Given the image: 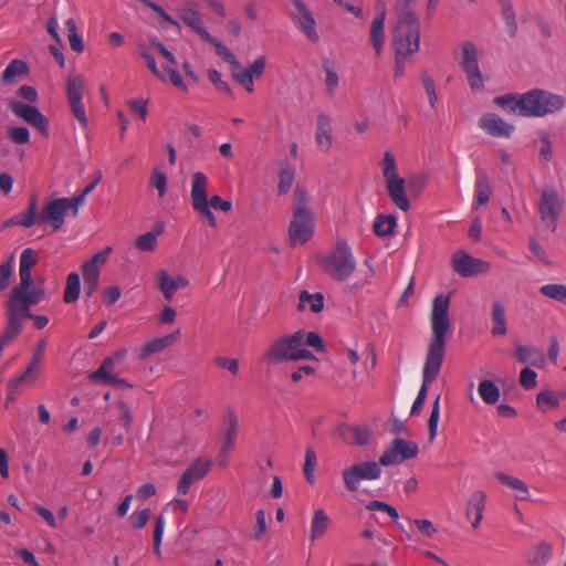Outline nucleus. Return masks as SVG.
<instances>
[{"mask_svg":"<svg viewBox=\"0 0 566 566\" xmlns=\"http://www.w3.org/2000/svg\"><path fill=\"white\" fill-rule=\"evenodd\" d=\"M449 304V296L443 294L437 295L432 302L430 317L432 336L422 369V384L417 395V398H421L422 400L427 398L428 385L437 378L442 366L446 350V336L451 329Z\"/></svg>","mask_w":566,"mask_h":566,"instance_id":"nucleus-1","label":"nucleus"},{"mask_svg":"<svg viewBox=\"0 0 566 566\" xmlns=\"http://www.w3.org/2000/svg\"><path fill=\"white\" fill-rule=\"evenodd\" d=\"M416 0H398L396 3L397 23L392 31V44L397 65L400 57L415 54L419 50L420 24L415 13Z\"/></svg>","mask_w":566,"mask_h":566,"instance_id":"nucleus-2","label":"nucleus"},{"mask_svg":"<svg viewBox=\"0 0 566 566\" xmlns=\"http://www.w3.org/2000/svg\"><path fill=\"white\" fill-rule=\"evenodd\" d=\"M301 333L295 332L291 336L276 339L265 352L263 359L269 365H277L286 361L314 359L315 356L307 348H301Z\"/></svg>","mask_w":566,"mask_h":566,"instance_id":"nucleus-3","label":"nucleus"},{"mask_svg":"<svg viewBox=\"0 0 566 566\" xmlns=\"http://www.w3.org/2000/svg\"><path fill=\"white\" fill-rule=\"evenodd\" d=\"M565 106V98L552 92L534 88L523 93L524 116L543 117Z\"/></svg>","mask_w":566,"mask_h":566,"instance_id":"nucleus-4","label":"nucleus"},{"mask_svg":"<svg viewBox=\"0 0 566 566\" xmlns=\"http://www.w3.org/2000/svg\"><path fill=\"white\" fill-rule=\"evenodd\" d=\"M322 268L336 280L348 279L356 268L352 249L344 241H338L332 252L322 259Z\"/></svg>","mask_w":566,"mask_h":566,"instance_id":"nucleus-5","label":"nucleus"},{"mask_svg":"<svg viewBox=\"0 0 566 566\" xmlns=\"http://www.w3.org/2000/svg\"><path fill=\"white\" fill-rule=\"evenodd\" d=\"M380 166L390 200L400 210L408 211L410 203L406 196V181L398 175L395 157L388 151L385 153Z\"/></svg>","mask_w":566,"mask_h":566,"instance_id":"nucleus-6","label":"nucleus"},{"mask_svg":"<svg viewBox=\"0 0 566 566\" xmlns=\"http://www.w3.org/2000/svg\"><path fill=\"white\" fill-rule=\"evenodd\" d=\"M380 475V463L365 461L346 468L343 471V481L347 491L356 492L361 481L377 480Z\"/></svg>","mask_w":566,"mask_h":566,"instance_id":"nucleus-7","label":"nucleus"},{"mask_svg":"<svg viewBox=\"0 0 566 566\" xmlns=\"http://www.w3.org/2000/svg\"><path fill=\"white\" fill-rule=\"evenodd\" d=\"M8 106L18 118L36 129L43 137H49L50 120L38 107L15 99L10 101Z\"/></svg>","mask_w":566,"mask_h":566,"instance_id":"nucleus-8","label":"nucleus"},{"mask_svg":"<svg viewBox=\"0 0 566 566\" xmlns=\"http://www.w3.org/2000/svg\"><path fill=\"white\" fill-rule=\"evenodd\" d=\"M8 106L18 118L36 129L43 137H49L50 120L38 107L15 99L10 101Z\"/></svg>","mask_w":566,"mask_h":566,"instance_id":"nucleus-9","label":"nucleus"},{"mask_svg":"<svg viewBox=\"0 0 566 566\" xmlns=\"http://www.w3.org/2000/svg\"><path fill=\"white\" fill-rule=\"evenodd\" d=\"M85 82L81 75H70L66 82V95L70 108L74 118L80 123L83 128L88 125V118L85 107L83 105V93Z\"/></svg>","mask_w":566,"mask_h":566,"instance_id":"nucleus-10","label":"nucleus"},{"mask_svg":"<svg viewBox=\"0 0 566 566\" xmlns=\"http://www.w3.org/2000/svg\"><path fill=\"white\" fill-rule=\"evenodd\" d=\"M461 66L467 74L471 90L474 92L482 91L484 78L479 67L476 48L470 42H465L461 46Z\"/></svg>","mask_w":566,"mask_h":566,"instance_id":"nucleus-11","label":"nucleus"},{"mask_svg":"<svg viewBox=\"0 0 566 566\" xmlns=\"http://www.w3.org/2000/svg\"><path fill=\"white\" fill-rule=\"evenodd\" d=\"M562 210L563 201L556 191L553 189L543 190L538 202V213L543 224L553 232L557 229V220Z\"/></svg>","mask_w":566,"mask_h":566,"instance_id":"nucleus-12","label":"nucleus"},{"mask_svg":"<svg viewBox=\"0 0 566 566\" xmlns=\"http://www.w3.org/2000/svg\"><path fill=\"white\" fill-rule=\"evenodd\" d=\"M418 452L419 448L416 442L396 438L379 458V463L385 467L399 464L415 458Z\"/></svg>","mask_w":566,"mask_h":566,"instance_id":"nucleus-13","label":"nucleus"},{"mask_svg":"<svg viewBox=\"0 0 566 566\" xmlns=\"http://www.w3.org/2000/svg\"><path fill=\"white\" fill-rule=\"evenodd\" d=\"M315 219L313 212L293 213L289 227V237L293 245L306 243L313 235Z\"/></svg>","mask_w":566,"mask_h":566,"instance_id":"nucleus-14","label":"nucleus"},{"mask_svg":"<svg viewBox=\"0 0 566 566\" xmlns=\"http://www.w3.org/2000/svg\"><path fill=\"white\" fill-rule=\"evenodd\" d=\"M211 464V461L208 459L199 458L195 460L180 476L177 484V493L186 495L193 483L202 480L209 473Z\"/></svg>","mask_w":566,"mask_h":566,"instance_id":"nucleus-15","label":"nucleus"},{"mask_svg":"<svg viewBox=\"0 0 566 566\" xmlns=\"http://www.w3.org/2000/svg\"><path fill=\"white\" fill-rule=\"evenodd\" d=\"M291 2L294 6V10L291 11L292 20L312 42H317L319 36L311 11L302 0H291Z\"/></svg>","mask_w":566,"mask_h":566,"instance_id":"nucleus-16","label":"nucleus"},{"mask_svg":"<svg viewBox=\"0 0 566 566\" xmlns=\"http://www.w3.org/2000/svg\"><path fill=\"white\" fill-rule=\"evenodd\" d=\"M453 270L463 277H470L486 272L490 264L483 260L475 259L464 251H458L452 258Z\"/></svg>","mask_w":566,"mask_h":566,"instance_id":"nucleus-17","label":"nucleus"},{"mask_svg":"<svg viewBox=\"0 0 566 566\" xmlns=\"http://www.w3.org/2000/svg\"><path fill=\"white\" fill-rule=\"evenodd\" d=\"M67 211L65 198L53 199L39 213V223L46 222L57 231L64 224Z\"/></svg>","mask_w":566,"mask_h":566,"instance_id":"nucleus-18","label":"nucleus"},{"mask_svg":"<svg viewBox=\"0 0 566 566\" xmlns=\"http://www.w3.org/2000/svg\"><path fill=\"white\" fill-rule=\"evenodd\" d=\"M479 127L488 135L499 138H509L514 126L494 113H485L479 118Z\"/></svg>","mask_w":566,"mask_h":566,"instance_id":"nucleus-19","label":"nucleus"},{"mask_svg":"<svg viewBox=\"0 0 566 566\" xmlns=\"http://www.w3.org/2000/svg\"><path fill=\"white\" fill-rule=\"evenodd\" d=\"M180 20L190 28L202 41L209 39L210 33L203 27V19L199 12L198 6L188 3L179 9Z\"/></svg>","mask_w":566,"mask_h":566,"instance_id":"nucleus-20","label":"nucleus"},{"mask_svg":"<svg viewBox=\"0 0 566 566\" xmlns=\"http://www.w3.org/2000/svg\"><path fill=\"white\" fill-rule=\"evenodd\" d=\"M111 252L112 248L107 247L83 263L82 272L85 283L98 282L101 269L107 263Z\"/></svg>","mask_w":566,"mask_h":566,"instance_id":"nucleus-21","label":"nucleus"},{"mask_svg":"<svg viewBox=\"0 0 566 566\" xmlns=\"http://www.w3.org/2000/svg\"><path fill=\"white\" fill-rule=\"evenodd\" d=\"M376 9L377 15L370 25V42L377 54H379L385 42L386 6L382 1H377Z\"/></svg>","mask_w":566,"mask_h":566,"instance_id":"nucleus-22","label":"nucleus"},{"mask_svg":"<svg viewBox=\"0 0 566 566\" xmlns=\"http://www.w3.org/2000/svg\"><path fill=\"white\" fill-rule=\"evenodd\" d=\"M179 335H180V329H177V331H175L168 335H165L163 337L151 339L150 342L146 343L142 347V349L138 354V358L146 359L149 356L160 353L164 349L172 346L179 338Z\"/></svg>","mask_w":566,"mask_h":566,"instance_id":"nucleus-23","label":"nucleus"},{"mask_svg":"<svg viewBox=\"0 0 566 566\" xmlns=\"http://www.w3.org/2000/svg\"><path fill=\"white\" fill-rule=\"evenodd\" d=\"M208 185H209V179L206 174H203L201 171H196L192 174L191 191H190L192 207H197L199 205L209 202Z\"/></svg>","mask_w":566,"mask_h":566,"instance_id":"nucleus-24","label":"nucleus"},{"mask_svg":"<svg viewBox=\"0 0 566 566\" xmlns=\"http://www.w3.org/2000/svg\"><path fill=\"white\" fill-rule=\"evenodd\" d=\"M486 495L482 491L473 492L467 503V517L472 520V527L478 528L485 509Z\"/></svg>","mask_w":566,"mask_h":566,"instance_id":"nucleus-25","label":"nucleus"},{"mask_svg":"<svg viewBox=\"0 0 566 566\" xmlns=\"http://www.w3.org/2000/svg\"><path fill=\"white\" fill-rule=\"evenodd\" d=\"M515 356L520 363L531 364L532 366L537 368L544 367L546 363V357L543 350L536 347L516 344Z\"/></svg>","mask_w":566,"mask_h":566,"instance_id":"nucleus-26","label":"nucleus"},{"mask_svg":"<svg viewBox=\"0 0 566 566\" xmlns=\"http://www.w3.org/2000/svg\"><path fill=\"white\" fill-rule=\"evenodd\" d=\"M315 142L322 151L332 147V118L326 114L317 116Z\"/></svg>","mask_w":566,"mask_h":566,"instance_id":"nucleus-27","label":"nucleus"},{"mask_svg":"<svg viewBox=\"0 0 566 566\" xmlns=\"http://www.w3.org/2000/svg\"><path fill=\"white\" fill-rule=\"evenodd\" d=\"M553 556V545L547 542H541L531 548L527 555L530 566H546Z\"/></svg>","mask_w":566,"mask_h":566,"instance_id":"nucleus-28","label":"nucleus"},{"mask_svg":"<svg viewBox=\"0 0 566 566\" xmlns=\"http://www.w3.org/2000/svg\"><path fill=\"white\" fill-rule=\"evenodd\" d=\"M125 356V352H118L113 357H106L101 366L90 375V379L93 381H102L106 384L114 375V364L123 359Z\"/></svg>","mask_w":566,"mask_h":566,"instance_id":"nucleus-29","label":"nucleus"},{"mask_svg":"<svg viewBox=\"0 0 566 566\" xmlns=\"http://www.w3.org/2000/svg\"><path fill=\"white\" fill-rule=\"evenodd\" d=\"M38 262V253L31 249L27 248L22 251L20 255V283H32L31 270Z\"/></svg>","mask_w":566,"mask_h":566,"instance_id":"nucleus-30","label":"nucleus"},{"mask_svg":"<svg viewBox=\"0 0 566 566\" xmlns=\"http://www.w3.org/2000/svg\"><path fill=\"white\" fill-rule=\"evenodd\" d=\"M298 311H311L313 313H319L324 308V296L322 293H310L302 291L298 296Z\"/></svg>","mask_w":566,"mask_h":566,"instance_id":"nucleus-31","label":"nucleus"},{"mask_svg":"<svg viewBox=\"0 0 566 566\" xmlns=\"http://www.w3.org/2000/svg\"><path fill=\"white\" fill-rule=\"evenodd\" d=\"M493 103L511 114L524 116L523 94H505L496 96Z\"/></svg>","mask_w":566,"mask_h":566,"instance_id":"nucleus-32","label":"nucleus"},{"mask_svg":"<svg viewBox=\"0 0 566 566\" xmlns=\"http://www.w3.org/2000/svg\"><path fill=\"white\" fill-rule=\"evenodd\" d=\"M227 428L223 432L221 451L222 453L229 452L235 443V439L239 430V420L235 415L229 413L227 419Z\"/></svg>","mask_w":566,"mask_h":566,"instance_id":"nucleus-33","label":"nucleus"},{"mask_svg":"<svg viewBox=\"0 0 566 566\" xmlns=\"http://www.w3.org/2000/svg\"><path fill=\"white\" fill-rule=\"evenodd\" d=\"M491 187L489 178L483 172H478L474 186V203L475 208L486 205L490 200Z\"/></svg>","mask_w":566,"mask_h":566,"instance_id":"nucleus-34","label":"nucleus"},{"mask_svg":"<svg viewBox=\"0 0 566 566\" xmlns=\"http://www.w3.org/2000/svg\"><path fill=\"white\" fill-rule=\"evenodd\" d=\"M329 525V517L324 510L317 509L314 511L311 523V541L321 538L327 531Z\"/></svg>","mask_w":566,"mask_h":566,"instance_id":"nucleus-35","label":"nucleus"},{"mask_svg":"<svg viewBox=\"0 0 566 566\" xmlns=\"http://www.w3.org/2000/svg\"><path fill=\"white\" fill-rule=\"evenodd\" d=\"M40 376V370L28 365V367L20 375L11 378L8 384L10 385L11 389L15 388L20 390L23 387L33 386Z\"/></svg>","mask_w":566,"mask_h":566,"instance_id":"nucleus-36","label":"nucleus"},{"mask_svg":"<svg viewBox=\"0 0 566 566\" xmlns=\"http://www.w3.org/2000/svg\"><path fill=\"white\" fill-rule=\"evenodd\" d=\"M295 179V168L289 163L280 164L279 170V184H277V192L279 195L287 193Z\"/></svg>","mask_w":566,"mask_h":566,"instance_id":"nucleus-37","label":"nucleus"},{"mask_svg":"<svg viewBox=\"0 0 566 566\" xmlns=\"http://www.w3.org/2000/svg\"><path fill=\"white\" fill-rule=\"evenodd\" d=\"M496 479L504 485L509 486L510 489L516 491L518 494L516 497L518 500H527L530 496L528 486L524 481L521 479L507 475L502 472H497L495 474Z\"/></svg>","mask_w":566,"mask_h":566,"instance_id":"nucleus-38","label":"nucleus"},{"mask_svg":"<svg viewBox=\"0 0 566 566\" xmlns=\"http://www.w3.org/2000/svg\"><path fill=\"white\" fill-rule=\"evenodd\" d=\"M492 321L494 323L492 327V334L494 336H503L507 332L506 319H505V308L503 304L499 301L493 303L492 306Z\"/></svg>","mask_w":566,"mask_h":566,"instance_id":"nucleus-39","label":"nucleus"},{"mask_svg":"<svg viewBox=\"0 0 566 566\" xmlns=\"http://www.w3.org/2000/svg\"><path fill=\"white\" fill-rule=\"evenodd\" d=\"M340 434L346 442L357 446H365L369 438L368 430L361 427H344Z\"/></svg>","mask_w":566,"mask_h":566,"instance_id":"nucleus-40","label":"nucleus"},{"mask_svg":"<svg viewBox=\"0 0 566 566\" xmlns=\"http://www.w3.org/2000/svg\"><path fill=\"white\" fill-rule=\"evenodd\" d=\"M478 394L481 399L488 405H494L500 399L499 387L489 379L481 380L478 386Z\"/></svg>","mask_w":566,"mask_h":566,"instance_id":"nucleus-41","label":"nucleus"},{"mask_svg":"<svg viewBox=\"0 0 566 566\" xmlns=\"http://www.w3.org/2000/svg\"><path fill=\"white\" fill-rule=\"evenodd\" d=\"M203 41L213 45L218 56H220L224 62L232 65V69L241 67V64H240L239 60L237 59V56L217 38H214L210 34L209 39H205Z\"/></svg>","mask_w":566,"mask_h":566,"instance_id":"nucleus-42","label":"nucleus"},{"mask_svg":"<svg viewBox=\"0 0 566 566\" xmlns=\"http://www.w3.org/2000/svg\"><path fill=\"white\" fill-rule=\"evenodd\" d=\"M397 226V219L392 214L378 216L374 221V232L378 237H388L394 233Z\"/></svg>","mask_w":566,"mask_h":566,"instance_id":"nucleus-43","label":"nucleus"},{"mask_svg":"<svg viewBox=\"0 0 566 566\" xmlns=\"http://www.w3.org/2000/svg\"><path fill=\"white\" fill-rule=\"evenodd\" d=\"M28 65L21 60H12L4 71L1 73V81L6 84H11L18 76L25 74Z\"/></svg>","mask_w":566,"mask_h":566,"instance_id":"nucleus-44","label":"nucleus"},{"mask_svg":"<svg viewBox=\"0 0 566 566\" xmlns=\"http://www.w3.org/2000/svg\"><path fill=\"white\" fill-rule=\"evenodd\" d=\"M560 396L552 390H544L536 396V406L542 411L556 409L559 406Z\"/></svg>","mask_w":566,"mask_h":566,"instance_id":"nucleus-45","label":"nucleus"},{"mask_svg":"<svg viewBox=\"0 0 566 566\" xmlns=\"http://www.w3.org/2000/svg\"><path fill=\"white\" fill-rule=\"evenodd\" d=\"M323 70L325 73V85L328 94H334L338 87L339 77L335 70L334 63L326 59L323 61Z\"/></svg>","mask_w":566,"mask_h":566,"instance_id":"nucleus-46","label":"nucleus"},{"mask_svg":"<svg viewBox=\"0 0 566 566\" xmlns=\"http://www.w3.org/2000/svg\"><path fill=\"white\" fill-rule=\"evenodd\" d=\"M317 467V457L313 449L307 448L305 451V461L303 467L304 475L310 484L315 483V469Z\"/></svg>","mask_w":566,"mask_h":566,"instance_id":"nucleus-47","label":"nucleus"},{"mask_svg":"<svg viewBox=\"0 0 566 566\" xmlns=\"http://www.w3.org/2000/svg\"><path fill=\"white\" fill-rule=\"evenodd\" d=\"M301 333V348L312 347L318 352L325 350V345L323 338L315 332H304L298 331Z\"/></svg>","mask_w":566,"mask_h":566,"instance_id":"nucleus-48","label":"nucleus"},{"mask_svg":"<svg viewBox=\"0 0 566 566\" xmlns=\"http://www.w3.org/2000/svg\"><path fill=\"white\" fill-rule=\"evenodd\" d=\"M440 420V395L437 396L432 403V409L428 420V433L429 440L433 441L438 432V423Z\"/></svg>","mask_w":566,"mask_h":566,"instance_id":"nucleus-49","label":"nucleus"},{"mask_svg":"<svg viewBox=\"0 0 566 566\" xmlns=\"http://www.w3.org/2000/svg\"><path fill=\"white\" fill-rule=\"evenodd\" d=\"M308 195L301 188L296 187L293 192V213H307L312 212L307 209Z\"/></svg>","mask_w":566,"mask_h":566,"instance_id":"nucleus-50","label":"nucleus"},{"mask_svg":"<svg viewBox=\"0 0 566 566\" xmlns=\"http://www.w3.org/2000/svg\"><path fill=\"white\" fill-rule=\"evenodd\" d=\"M166 526V520L163 515H158L155 520V528H154V553L156 556H160V545L164 537V531Z\"/></svg>","mask_w":566,"mask_h":566,"instance_id":"nucleus-51","label":"nucleus"},{"mask_svg":"<svg viewBox=\"0 0 566 566\" xmlns=\"http://www.w3.org/2000/svg\"><path fill=\"white\" fill-rule=\"evenodd\" d=\"M541 293L566 305V285H543Z\"/></svg>","mask_w":566,"mask_h":566,"instance_id":"nucleus-52","label":"nucleus"},{"mask_svg":"<svg viewBox=\"0 0 566 566\" xmlns=\"http://www.w3.org/2000/svg\"><path fill=\"white\" fill-rule=\"evenodd\" d=\"M9 139L17 145H24L30 142V132L27 127H9L8 128Z\"/></svg>","mask_w":566,"mask_h":566,"instance_id":"nucleus-53","label":"nucleus"},{"mask_svg":"<svg viewBox=\"0 0 566 566\" xmlns=\"http://www.w3.org/2000/svg\"><path fill=\"white\" fill-rule=\"evenodd\" d=\"M157 235L154 232H146L136 239V248L140 251H154L157 245Z\"/></svg>","mask_w":566,"mask_h":566,"instance_id":"nucleus-54","label":"nucleus"},{"mask_svg":"<svg viewBox=\"0 0 566 566\" xmlns=\"http://www.w3.org/2000/svg\"><path fill=\"white\" fill-rule=\"evenodd\" d=\"M232 75H233V78L240 84L242 85L249 93H252L253 92V77L248 73V71L244 69V70H241L240 69H235L233 67L232 69Z\"/></svg>","mask_w":566,"mask_h":566,"instance_id":"nucleus-55","label":"nucleus"},{"mask_svg":"<svg viewBox=\"0 0 566 566\" xmlns=\"http://www.w3.org/2000/svg\"><path fill=\"white\" fill-rule=\"evenodd\" d=\"M150 186L158 191V196L161 198L167 191V177L164 172L155 170L150 177Z\"/></svg>","mask_w":566,"mask_h":566,"instance_id":"nucleus-56","label":"nucleus"},{"mask_svg":"<svg viewBox=\"0 0 566 566\" xmlns=\"http://www.w3.org/2000/svg\"><path fill=\"white\" fill-rule=\"evenodd\" d=\"M214 363L218 367L228 370L233 376H237L239 373V360L237 358L218 356Z\"/></svg>","mask_w":566,"mask_h":566,"instance_id":"nucleus-57","label":"nucleus"},{"mask_svg":"<svg viewBox=\"0 0 566 566\" xmlns=\"http://www.w3.org/2000/svg\"><path fill=\"white\" fill-rule=\"evenodd\" d=\"M150 514H151V512L149 509H144V510L134 512L129 517L133 527L136 530H140V528L145 527V525L148 523V521L150 518Z\"/></svg>","mask_w":566,"mask_h":566,"instance_id":"nucleus-58","label":"nucleus"},{"mask_svg":"<svg viewBox=\"0 0 566 566\" xmlns=\"http://www.w3.org/2000/svg\"><path fill=\"white\" fill-rule=\"evenodd\" d=\"M537 374L533 369L525 367L520 373V384L525 389H532L536 386Z\"/></svg>","mask_w":566,"mask_h":566,"instance_id":"nucleus-59","label":"nucleus"},{"mask_svg":"<svg viewBox=\"0 0 566 566\" xmlns=\"http://www.w3.org/2000/svg\"><path fill=\"white\" fill-rule=\"evenodd\" d=\"M142 56L145 60L147 66L151 71V73L155 76H157L161 81H166L167 80V76H166V73H165V66L163 67V70H159L157 67V63H156L155 57L149 52H147V51L142 52Z\"/></svg>","mask_w":566,"mask_h":566,"instance_id":"nucleus-60","label":"nucleus"},{"mask_svg":"<svg viewBox=\"0 0 566 566\" xmlns=\"http://www.w3.org/2000/svg\"><path fill=\"white\" fill-rule=\"evenodd\" d=\"M142 56L145 60L147 66L151 71V73L155 76H157L161 81H166L167 80V76H166V73H165V66L163 67V70H159L157 67V63H156L155 57L149 52H147V51L142 52Z\"/></svg>","mask_w":566,"mask_h":566,"instance_id":"nucleus-61","label":"nucleus"},{"mask_svg":"<svg viewBox=\"0 0 566 566\" xmlns=\"http://www.w3.org/2000/svg\"><path fill=\"white\" fill-rule=\"evenodd\" d=\"M45 347H46L45 340H40L36 344L35 349L33 352V355L31 357V360L29 363V366H31V367H33V368H35V369L41 371L42 359H43Z\"/></svg>","mask_w":566,"mask_h":566,"instance_id":"nucleus-62","label":"nucleus"},{"mask_svg":"<svg viewBox=\"0 0 566 566\" xmlns=\"http://www.w3.org/2000/svg\"><path fill=\"white\" fill-rule=\"evenodd\" d=\"M15 222H18V226L22 228H31L39 223V217H35L31 212H29L27 209L18 214H15Z\"/></svg>","mask_w":566,"mask_h":566,"instance_id":"nucleus-63","label":"nucleus"},{"mask_svg":"<svg viewBox=\"0 0 566 566\" xmlns=\"http://www.w3.org/2000/svg\"><path fill=\"white\" fill-rule=\"evenodd\" d=\"M132 111L136 112L140 119L145 120L148 114V103L144 98L129 99L127 102Z\"/></svg>","mask_w":566,"mask_h":566,"instance_id":"nucleus-64","label":"nucleus"}]
</instances>
